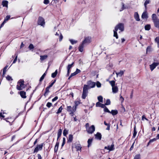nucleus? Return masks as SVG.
<instances>
[{"instance_id": "obj_56", "label": "nucleus", "mask_w": 159, "mask_h": 159, "mask_svg": "<svg viewBox=\"0 0 159 159\" xmlns=\"http://www.w3.org/2000/svg\"><path fill=\"white\" fill-rule=\"evenodd\" d=\"M101 104V103L99 102H97L96 104V107H100Z\"/></svg>"}, {"instance_id": "obj_3", "label": "nucleus", "mask_w": 159, "mask_h": 159, "mask_svg": "<svg viewBox=\"0 0 159 159\" xmlns=\"http://www.w3.org/2000/svg\"><path fill=\"white\" fill-rule=\"evenodd\" d=\"M24 80H20L18 81V84H20V86H19L18 85H17L16 88L17 90H22L24 88V87H23L24 85Z\"/></svg>"}, {"instance_id": "obj_19", "label": "nucleus", "mask_w": 159, "mask_h": 159, "mask_svg": "<svg viewBox=\"0 0 159 159\" xmlns=\"http://www.w3.org/2000/svg\"><path fill=\"white\" fill-rule=\"evenodd\" d=\"M59 141H57L54 148V152H56L57 151L58 147H59Z\"/></svg>"}, {"instance_id": "obj_17", "label": "nucleus", "mask_w": 159, "mask_h": 159, "mask_svg": "<svg viewBox=\"0 0 159 159\" xmlns=\"http://www.w3.org/2000/svg\"><path fill=\"white\" fill-rule=\"evenodd\" d=\"M62 134V130L61 129H60L57 132V141H58V139L59 138L61 137Z\"/></svg>"}, {"instance_id": "obj_52", "label": "nucleus", "mask_w": 159, "mask_h": 159, "mask_svg": "<svg viewBox=\"0 0 159 159\" xmlns=\"http://www.w3.org/2000/svg\"><path fill=\"white\" fill-rule=\"evenodd\" d=\"M28 48L30 50L33 49L34 48V46H33V45L32 44H30L29 45Z\"/></svg>"}, {"instance_id": "obj_48", "label": "nucleus", "mask_w": 159, "mask_h": 159, "mask_svg": "<svg viewBox=\"0 0 159 159\" xmlns=\"http://www.w3.org/2000/svg\"><path fill=\"white\" fill-rule=\"evenodd\" d=\"M96 85L97 87L100 88L101 86V84L98 81H97L96 83Z\"/></svg>"}, {"instance_id": "obj_57", "label": "nucleus", "mask_w": 159, "mask_h": 159, "mask_svg": "<svg viewBox=\"0 0 159 159\" xmlns=\"http://www.w3.org/2000/svg\"><path fill=\"white\" fill-rule=\"evenodd\" d=\"M49 2V0H44L43 3L45 4H48Z\"/></svg>"}, {"instance_id": "obj_22", "label": "nucleus", "mask_w": 159, "mask_h": 159, "mask_svg": "<svg viewBox=\"0 0 159 159\" xmlns=\"http://www.w3.org/2000/svg\"><path fill=\"white\" fill-rule=\"evenodd\" d=\"M110 113H111L112 115L114 116L117 115L118 113V111L117 110H112L111 111H110Z\"/></svg>"}, {"instance_id": "obj_28", "label": "nucleus", "mask_w": 159, "mask_h": 159, "mask_svg": "<svg viewBox=\"0 0 159 159\" xmlns=\"http://www.w3.org/2000/svg\"><path fill=\"white\" fill-rule=\"evenodd\" d=\"M124 73V71L123 70H120V71L119 72H116V74L117 75L119 76H121L123 75Z\"/></svg>"}, {"instance_id": "obj_31", "label": "nucleus", "mask_w": 159, "mask_h": 159, "mask_svg": "<svg viewBox=\"0 0 159 159\" xmlns=\"http://www.w3.org/2000/svg\"><path fill=\"white\" fill-rule=\"evenodd\" d=\"M152 19L153 20V21H154L155 20H156L157 19H158L157 18V16L156 14H153L152 15Z\"/></svg>"}, {"instance_id": "obj_26", "label": "nucleus", "mask_w": 159, "mask_h": 159, "mask_svg": "<svg viewBox=\"0 0 159 159\" xmlns=\"http://www.w3.org/2000/svg\"><path fill=\"white\" fill-rule=\"evenodd\" d=\"M150 2V0H146L145 2L144 3V6L145 8V10H147V5L148 4H149Z\"/></svg>"}, {"instance_id": "obj_34", "label": "nucleus", "mask_w": 159, "mask_h": 159, "mask_svg": "<svg viewBox=\"0 0 159 159\" xmlns=\"http://www.w3.org/2000/svg\"><path fill=\"white\" fill-rule=\"evenodd\" d=\"M93 141L92 139H89L88 141V146L89 147L91 145Z\"/></svg>"}, {"instance_id": "obj_20", "label": "nucleus", "mask_w": 159, "mask_h": 159, "mask_svg": "<svg viewBox=\"0 0 159 159\" xmlns=\"http://www.w3.org/2000/svg\"><path fill=\"white\" fill-rule=\"evenodd\" d=\"M64 107V105H63L61 106L58 110L56 112V113L58 114L61 113Z\"/></svg>"}, {"instance_id": "obj_58", "label": "nucleus", "mask_w": 159, "mask_h": 159, "mask_svg": "<svg viewBox=\"0 0 159 159\" xmlns=\"http://www.w3.org/2000/svg\"><path fill=\"white\" fill-rule=\"evenodd\" d=\"M63 38V36L62 34H61L59 36V41L60 42L62 40Z\"/></svg>"}, {"instance_id": "obj_54", "label": "nucleus", "mask_w": 159, "mask_h": 159, "mask_svg": "<svg viewBox=\"0 0 159 159\" xmlns=\"http://www.w3.org/2000/svg\"><path fill=\"white\" fill-rule=\"evenodd\" d=\"M52 104L51 103L48 102L46 104V106L48 108H50L52 106Z\"/></svg>"}, {"instance_id": "obj_50", "label": "nucleus", "mask_w": 159, "mask_h": 159, "mask_svg": "<svg viewBox=\"0 0 159 159\" xmlns=\"http://www.w3.org/2000/svg\"><path fill=\"white\" fill-rule=\"evenodd\" d=\"M155 40L157 43L158 47H159V38L157 37H156L155 39Z\"/></svg>"}, {"instance_id": "obj_27", "label": "nucleus", "mask_w": 159, "mask_h": 159, "mask_svg": "<svg viewBox=\"0 0 159 159\" xmlns=\"http://www.w3.org/2000/svg\"><path fill=\"white\" fill-rule=\"evenodd\" d=\"M48 57V55H45L44 56H40V60L41 61H43L46 59Z\"/></svg>"}, {"instance_id": "obj_62", "label": "nucleus", "mask_w": 159, "mask_h": 159, "mask_svg": "<svg viewBox=\"0 0 159 159\" xmlns=\"http://www.w3.org/2000/svg\"><path fill=\"white\" fill-rule=\"evenodd\" d=\"M76 107H77L75 106H73L72 107V110L74 111H75L76 110Z\"/></svg>"}, {"instance_id": "obj_29", "label": "nucleus", "mask_w": 159, "mask_h": 159, "mask_svg": "<svg viewBox=\"0 0 159 159\" xmlns=\"http://www.w3.org/2000/svg\"><path fill=\"white\" fill-rule=\"evenodd\" d=\"M57 70H56L53 73H52V75H51L52 77L53 78H54L56 76V75L57 74Z\"/></svg>"}, {"instance_id": "obj_9", "label": "nucleus", "mask_w": 159, "mask_h": 159, "mask_svg": "<svg viewBox=\"0 0 159 159\" xmlns=\"http://www.w3.org/2000/svg\"><path fill=\"white\" fill-rule=\"evenodd\" d=\"M91 38L89 37L85 38L84 40L83 41V44H86L89 43L90 42Z\"/></svg>"}, {"instance_id": "obj_21", "label": "nucleus", "mask_w": 159, "mask_h": 159, "mask_svg": "<svg viewBox=\"0 0 159 159\" xmlns=\"http://www.w3.org/2000/svg\"><path fill=\"white\" fill-rule=\"evenodd\" d=\"M50 88L48 86L45 89V92L44 94V96L45 97L48 94V93L49 92V89Z\"/></svg>"}, {"instance_id": "obj_53", "label": "nucleus", "mask_w": 159, "mask_h": 159, "mask_svg": "<svg viewBox=\"0 0 159 159\" xmlns=\"http://www.w3.org/2000/svg\"><path fill=\"white\" fill-rule=\"evenodd\" d=\"M104 111L105 112H107L110 113V111L108 110V109L106 107L104 109Z\"/></svg>"}, {"instance_id": "obj_55", "label": "nucleus", "mask_w": 159, "mask_h": 159, "mask_svg": "<svg viewBox=\"0 0 159 159\" xmlns=\"http://www.w3.org/2000/svg\"><path fill=\"white\" fill-rule=\"evenodd\" d=\"M67 73L66 75V76H68L70 75V69H69V68H67Z\"/></svg>"}, {"instance_id": "obj_24", "label": "nucleus", "mask_w": 159, "mask_h": 159, "mask_svg": "<svg viewBox=\"0 0 159 159\" xmlns=\"http://www.w3.org/2000/svg\"><path fill=\"white\" fill-rule=\"evenodd\" d=\"M8 1L6 0H3L2 1V5L3 7H7Z\"/></svg>"}, {"instance_id": "obj_33", "label": "nucleus", "mask_w": 159, "mask_h": 159, "mask_svg": "<svg viewBox=\"0 0 159 159\" xmlns=\"http://www.w3.org/2000/svg\"><path fill=\"white\" fill-rule=\"evenodd\" d=\"M104 124L105 125L107 126V127L106 129V130H109L110 129V125L109 123H107L105 121H104Z\"/></svg>"}, {"instance_id": "obj_38", "label": "nucleus", "mask_w": 159, "mask_h": 159, "mask_svg": "<svg viewBox=\"0 0 159 159\" xmlns=\"http://www.w3.org/2000/svg\"><path fill=\"white\" fill-rule=\"evenodd\" d=\"M109 83L112 87L115 86V82L114 80L110 81H109Z\"/></svg>"}, {"instance_id": "obj_6", "label": "nucleus", "mask_w": 159, "mask_h": 159, "mask_svg": "<svg viewBox=\"0 0 159 159\" xmlns=\"http://www.w3.org/2000/svg\"><path fill=\"white\" fill-rule=\"evenodd\" d=\"M88 93V90L87 89L86 87H83L82 98L83 99H85L86 97L87 96Z\"/></svg>"}, {"instance_id": "obj_47", "label": "nucleus", "mask_w": 159, "mask_h": 159, "mask_svg": "<svg viewBox=\"0 0 159 159\" xmlns=\"http://www.w3.org/2000/svg\"><path fill=\"white\" fill-rule=\"evenodd\" d=\"M74 64V62H73L71 64H69L68 65L67 68L70 69L73 66Z\"/></svg>"}, {"instance_id": "obj_40", "label": "nucleus", "mask_w": 159, "mask_h": 159, "mask_svg": "<svg viewBox=\"0 0 159 159\" xmlns=\"http://www.w3.org/2000/svg\"><path fill=\"white\" fill-rule=\"evenodd\" d=\"M68 133V131L66 129H65L63 131V135L65 136H66V135Z\"/></svg>"}, {"instance_id": "obj_10", "label": "nucleus", "mask_w": 159, "mask_h": 159, "mask_svg": "<svg viewBox=\"0 0 159 159\" xmlns=\"http://www.w3.org/2000/svg\"><path fill=\"white\" fill-rule=\"evenodd\" d=\"M154 26L157 28H159V19H157L153 21Z\"/></svg>"}, {"instance_id": "obj_63", "label": "nucleus", "mask_w": 159, "mask_h": 159, "mask_svg": "<svg viewBox=\"0 0 159 159\" xmlns=\"http://www.w3.org/2000/svg\"><path fill=\"white\" fill-rule=\"evenodd\" d=\"M37 157H38V159H42V157L41 155L40 154H38Z\"/></svg>"}, {"instance_id": "obj_36", "label": "nucleus", "mask_w": 159, "mask_h": 159, "mask_svg": "<svg viewBox=\"0 0 159 159\" xmlns=\"http://www.w3.org/2000/svg\"><path fill=\"white\" fill-rule=\"evenodd\" d=\"M7 67H8V66H6L3 69V71L2 75V76L3 77L4 76V75H5V74L6 73V70H7Z\"/></svg>"}, {"instance_id": "obj_45", "label": "nucleus", "mask_w": 159, "mask_h": 159, "mask_svg": "<svg viewBox=\"0 0 159 159\" xmlns=\"http://www.w3.org/2000/svg\"><path fill=\"white\" fill-rule=\"evenodd\" d=\"M10 15H7L5 17L4 20L6 22L10 19Z\"/></svg>"}, {"instance_id": "obj_49", "label": "nucleus", "mask_w": 159, "mask_h": 159, "mask_svg": "<svg viewBox=\"0 0 159 159\" xmlns=\"http://www.w3.org/2000/svg\"><path fill=\"white\" fill-rule=\"evenodd\" d=\"M70 43L72 44L76 43L77 42V41H76L74 40L73 39H70Z\"/></svg>"}, {"instance_id": "obj_41", "label": "nucleus", "mask_w": 159, "mask_h": 159, "mask_svg": "<svg viewBox=\"0 0 159 159\" xmlns=\"http://www.w3.org/2000/svg\"><path fill=\"white\" fill-rule=\"evenodd\" d=\"M6 79L8 81L12 80L13 79L11 77L9 76V75H7V76L6 77Z\"/></svg>"}, {"instance_id": "obj_16", "label": "nucleus", "mask_w": 159, "mask_h": 159, "mask_svg": "<svg viewBox=\"0 0 159 159\" xmlns=\"http://www.w3.org/2000/svg\"><path fill=\"white\" fill-rule=\"evenodd\" d=\"M114 145L113 143L111 146H108V150L109 151L114 150Z\"/></svg>"}, {"instance_id": "obj_8", "label": "nucleus", "mask_w": 159, "mask_h": 159, "mask_svg": "<svg viewBox=\"0 0 159 159\" xmlns=\"http://www.w3.org/2000/svg\"><path fill=\"white\" fill-rule=\"evenodd\" d=\"M159 64L158 62H153L152 64L150 65V70L152 71Z\"/></svg>"}, {"instance_id": "obj_18", "label": "nucleus", "mask_w": 159, "mask_h": 159, "mask_svg": "<svg viewBox=\"0 0 159 159\" xmlns=\"http://www.w3.org/2000/svg\"><path fill=\"white\" fill-rule=\"evenodd\" d=\"M112 91L114 93H117L118 91V88L116 86L112 87Z\"/></svg>"}, {"instance_id": "obj_44", "label": "nucleus", "mask_w": 159, "mask_h": 159, "mask_svg": "<svg viewBox=\"0 0 159 159\" xmlns=\"http://www.w3.org/2000/svg\"><path fill=\"white\" fill-rule=\"evenodd\" d=\"M134 159H140V154L135 155Z\"/></svg>"}, {"instance_id": "obj_23", "label": "nucleus", "mask_w": 159, "mask_h": 159, "mask_svg": "<svg viewBox=\"0 0 159 159\" xmlns=\"http://www.w3.org/2000/svg\"><path fill=\"white\" fill-rule=\"evenodd\" d=\"M84 44L82 43L79 47V50L81 52H82L83 51L84 45Z\"/></svg>"}, {"instance_id": "obj_32", "label": "nucleus", "mask_w": 159, "mask_h": 159, "mask_svg": "<svg viewBox=\"0 0 159 159\" xmlns=\"http://www.w3.org/2000/svg\"><path fill=\"white\" fill-rule=\"evenodd\" d=\"M46 71L43 74V75L41 77L40 80L39 81L40 82H41L43 79H44L45 76H46Z\"/></svg>"}, {"instance_id": "obj_1", "label": "nucleus", "mask_w": 159, "mask_h": 159, "mask_svg": "<svg viewBox=\"0 0 159 159\" xmlns=\"http://www.w3.org/2000/svg\"><path fill=\"white\" fill-rule=\"evenodd\" d=\"M87 84L84 85L83 87H86L88 90L91 88H94L96 85L95 83L93 82L91 80L87 81Z\"/></svg>"}, {"instance_id": "obj_5", "label": "nucleus", "mask_w": 159, "mask_h": 159, "mask_svg": "<svg viewBox=\"0 0 159 159\" xmlns=\"http://www.w3.org/2000/svg\"><path fill=\"white\" fill-rule=\"evenodd\" d=\"M44 145L43 143L40 144H38L34 150V153L37 152L39 151H41Z\"/></svg>"}, {"instance_id": "obj_60", "label": "nucleus", "mask_w": 159, "mask_h": 159, "mask_svg": "<svg viewBox=\"0 0 159 159\" xmlns=\"http://www.w3.org/2000/svg\"><path fill=\"white\" fill-rule=\"evenodd\" d=\"M75 72L76 73V74H78L80 73L81 72V71L80 70H79L78 69H76V70Z\"/></svg>"}, {"instance_id": "obj_59", "label": "nucleus", "mask_w": 159, "mask_h": 159, "mask_svg": "<svg viewBox=\"0 0 159 159\" xmlns=\"http://www.w3.org/2000/svg\"><path fill=\"white\" fill-rule=\"evenodd\" d=\"M58 98V97L57 96H56L54 98L52 99V102H54L55 101H56Z\"/></svg>"}, {"instance_id": "obj_4", "label": "nucleus", "mask_w": 159, "mask_h": 159, "mask_svg": "<svg viewBox=\"0 0 159 159\" xmlns=\"http://www.w3.org/2000/svg\"><path fill=\"white\" fill-rule=\"evenodd\" d=\"M37 23L39 25L44 27L45 24L44 19L42 17L39 16L38 18Z\"/></svg>"}, {"instance_id": "obj_37", "label": "nucleus", "mask_w": 159, "mask_h": 159, "mask_svg": "<svg viewBox=\"0 0 159 159\" xmlns=\"http://www.w3.org/2000/svg\"><path fill=\"white\" fill-rule=\"evenodd\" d=\"M98 99L100 102H103V97L101 96H99L98 97Z\"/></svg>"}, {"instance_id": "obj_15", "label": "nucleus", "mask_w": 159, "mask_h": 159, "mask_svg": "<svg viewBox=\"0 0 159 159\" xmlns=\"http://www.w3.org/2000/svg\"><path fill=\"white\" fill-rule=\"evenodd\" d=\"M75 148L76 149V151H80V152L81 151L82 147L80 144H77L75 145Z\"/></svg>"}, {"instance_id": "obj_35", "label": "nucleus", "mask_w": 159, "mask_h": 159, "mask_svg": "<svg viewBox=\"0 0 159 159\" xmlns=\"http://www.w3.org/2000/svg\"><path fill=\"white\" fill-rule=\"evenodd\" d=\"M137 132L136 130V126H135L134 128V133L133 134V137L134 138L136 135Z\"/></svg>"}, {"instance_id": "obj_46", "label": "nucleus", "mask_w": 159, "mask_h": 159, "mask_svg": "<svg viewBox=\"0 0 159 159\" xmlns=\"http://www.w3.org/2000/svg\"><path fill=\"white\" fill-rule=\"evenodd\" d=\"M111 104V101L109 99H107L106 101V102L105 103L106 105H109Z\"/></svg>"}, {"instance_id": "obj_42", "label": "nucleus", "mask_w": 159, "mask_h": 159, "mask_svg": "<svg viewBox=\"0 0 159 159\" xmlns=\"http://www.w3.org/2000/svg\"><path fill=\"white\" fill-rule=\"evenodd\" d=\"M67 111L70 112L72 111V107L71 106H68L67 107Z\"/></svg>"}, {"instance_id": "obj_7", "label": "nucleus", "mask_w": 159, "mask_h": 159, "mask_svg": "<svg viewBox=\"0 0 159 159\" xmlns=\"http://www.w3.org/2000/svg\"><path fill=\"white\" fill-rule=\"evenodd\" d=\"M95 128L94 125H92L87 129V132L89 134H92L95 131Z\"/></svg>"}, {"instance_id": "obj_12", "label": "nucleus", "mask_w": 159, "mask_h": 159, "mask_svg": "<svg viewBox=\"0 0 159 159\" xmlns=\"http://www.w3.org/2000/svg\"><path fill=\"white\" fill-rule=\"evenodd\" d=\"M134 17L135 20L137 21H139L140 19L139 18V16L138 13L137 12H135L134 13Z\"/></svg>"}, {"instance_id": "obj_13", "label": "nucleus", "mask_w": 159, "mask_h": 159, "mask_svg": "<svg viewBox=\"0 0 159 159\" xmlns=\"http://www.w3.org/2000/svg\"><path fill=\"white\" fill-rule=\"evenodd\" d=\"M145 11L143 12L142 15V18L143 19H147L148 18V14L146 10H145Z\"/></svg>"}, {"instance_id": "obj_51", "label": "nucleus", "mask_w": 159, "mask_h": 159, "mask_svg": "<svg viewBox=\"0 0 159 159\" xmlns=\"http://www.w3.org/2000/svg\"><path fill=\"white\" fill-rule=\"evenodd\" d=\"M15 56H16V57H15V59H14V61H13V63H15L16 62V61L17 60V54H16L15 53Z\"/></svg>"}, {"instance_id": "obj_30", "label": "nucleus", "mask_w": 159, "mask_h": 159, "mask_svg": "<svg viewBox=\"0 0 159 159\" xmlns=\"http://www.w3.org/2000/svg\"><path fill=\"white\" fill-rule=\"evenodd\" d=\"M151 25L149 24H148L145 26V30H149L150 29Z\"/></svg>"}, {"instance_id": "obj_25", "label": "nucleus", "mask_w": 159, "mask_h": 159, "mask_svg": "<svg viewBox=\"0 0 159 159\" xmlns=\"http://www.w3.org/2000/svg\"><path fill=\"white\" fill-rule=\"evenodd\" d=\"M73 137V135L71 134H70L69 135L68 139V142H72Z\"/></svg>"}, {"instance_id": "obj_2", "label": "nucleus", "mask_w": 159, "mask_h": 159, "mask_svg": "<svg viewBox=\"0 0 159 159\" xmlns=\"http://www.w3.org/2000/svg\"><path fill=\"white\" fill-rule=\"evenodd\" d=\"M115 29L116 31H117L119 29L122 32L124 30V24L121 23H119L115 26Z\"/></svg>"}, {"instance_id": "obj_14", "label": "nucleus", "mask_w": 159, "mask_h": 159, "mask_svg": "<svg viewBox=\"0 0 159 159\" xmlns=\"http://www.w3.org/2000/svg\"><path fill=\"white\" fill-rule=\"evenodd\" d=\"M20 94L21 97L24 98H26V93L24 91H21L20 92Z\"/></svg>"}, {"instance_id": "obj_43", "label": "nucleus", "mask_w": 159, "mask_h": 159, "mask_svg": "<svg viewBox=\"0 0 159 159\" xmlns=\"http://www.w3.org/2000/svg\"><path fill=\"white\" fill-rule=\"evenodd\" d=\"M157 140V139L156 138H154L153 139H150L149 142H148V145H149V144L152 142H153L155 141H156Z\"/></svg>"}, {"instance_id": "obj_61", "label": "nucleus", "mask_w": 159, "mask_h": 159, "mask_svg": "<svg viewBox=\"0 0 159 159\" xmlns=\"http://www.w3.org/2000/svg\"><path fill=\"white\" fill-rule=\"evenodd\" d=\"M120 99L121 101V102H122L124 100V98L121 95H120Z\"/></svg>"}, {"instance_id": "obj_64", "label": "nucleus", "mask_w": 159, "mask_h": 159, "mask_svg": "<svg viewBox=\"0 0 159 159\" xmlns=\"http://www.w3.org/2000/svg\"><path fill=\"white\" fill-rule=\"evenodd\" d=\"M75 106L76 107L80 103L78 102H75Z\"/></svg>"}, {"instance_id": "obj_39", "label": "nucleus", "mask_w": 159, "mask_h": 159, "mask_svg": "<svg viewBox=\"0 0 159 159\" xmlns=\"http://www.w3.org/2000/svg\"><path fill=\"white\" fill-rule=\"evenodd\" d=\"M117 31H116V30H115V29L113 30V32H114L113 36L114 37H116V39H118V36L117 35Z\"/></svg>"}, {"instance_id": "obj_11", "label": "nucleus", "mask_w": 159, "mask_h": 159, "mask_svg": "<svg viewBox=\"0 0 159 159\" xmlns=\"http://www.w3.org/2000/svg\"><path fill=\"white\" fill-rule=\"evenodd\" d=\"M95 138L97 139L100 140L102 138V135L99 132H97L95 134Z\"/></svg>"}]
</instances>
